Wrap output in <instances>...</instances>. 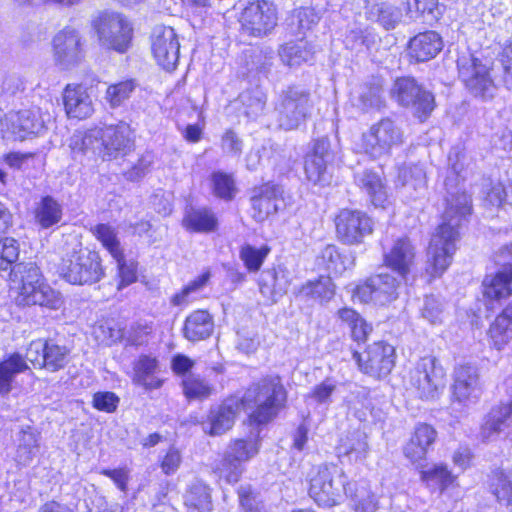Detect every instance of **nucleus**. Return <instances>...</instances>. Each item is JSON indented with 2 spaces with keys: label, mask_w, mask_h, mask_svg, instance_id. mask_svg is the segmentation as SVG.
Instances as JSON below:
<instances>
[{
  "label": "nucleus",
  "mask_w": 512,
  "mask_h": 512,
  "mask_svg": "<svg viewBox=\"0 0 512 512\" xmlns=\"http://www.w3.org/2000/svg\"><path fill=\"white\" fill-rule=\"evenodd\" d=\"M398 181L407 190L422 192L426 188V172L419 164L404 165L399 169Z\"/></svg>",
  "instance_id": "c03bdc74"
},
{
  "label": "nucleus",
  "mask_w": 512,
  "mask_h": 512,
  "mask_svg": "<svg viewBox=\"0 0 512 512\" xmlns=\"http://www.w3.org/2000/svg\"><path fill=\"white\" fill-rule=\"evenodd\" d=\"M33 291L32 294L42 295L41 299L35 300L31 296L28 297L26 294L19 293L21 303L25 305H39L54 310L59 309L63 303L60 292L53 289L45 280L33 285Z\"/></svg>",
  "instance_id": "a19ab883"
},
{
  "label": "nucleus",
  "mask_w": 512,
  "mask_h": 512,
  "mask_svg": "<svg viewBox=\"0 0 512 512\" xmlns=\"http://www.w3.org/2000/svg\"><path fill=\"white\" fill-rule=\"evenodd\" d=\"M91 24L102 47L118 53H125L129 49L133 28L129 20L121 13L101 12L92 20Z\"/></svg>",
  "instance_id": "39448f33"
},
{
  "label": "nucleus",
  "mask_w": 512,
  "mask_h": 512,
  "mask_svg": "<svg viewBox=\"0 0 512 512\" xmlns=\"http://www.w3.org/2000/svg\"><path fill=\"white\" fill-rule=\"evenodd\" d=\"M61 217L62 209L60 204L51 196L43 197L35 211L37 223L42 228L47 229L57 224Z\"/></svg>",
  "instance_id": "37998d69"
},
{
  "label": "nucleus",
  "mask_w": 512,
  "mask_h": 512,
  "mask_svg": "<svg viewBox=\"0 0 512 512\" xmlns=\"http://www.w3.org/2000/svg\"><path fill=\"white\" fill-rule=\"evenodd\" d=\"M445 370L431 355L420 358L409 372V388L421 399L434 400L445 387Z\"/></svg>",
  "instance_id": "0eeeda50"
},
{
  "label": "nucleus",
  "mask_w": 512,
  "mask_h": 512,
  "mask_svg": "<svg viewBox=\"0 0 512 512\" xmlns=\"http://www.w3.org/2000/svg\"><path fill=\"white\" fill-rule=\"evenodd\" d=\"M351 498L354 512H376L378 509V500L375 494L366 486L361 485L348 495Z\"/></svg>",
  "instance_id": "09e8293b"
},
{
  "label": "nucleus",
  "mask_w": 512,
  "mask_h": 512,
  "mask_svg": "<svg viewBox=\"0 0 512 512\" xmlns=\"http://www.w3.org/2000/svg\"><path fill=\"white\" fill-rule=\"evenodd\" d=\"M321 259L331 273L340 274L346 269L345 262L334 245H327L322 250Z\"/></svg>",
  "instance_id": "69168bd1"
},
{
  "label": "nucleus",
  "mask_w": 512,
  "mask_h": 512,
  "mask_svg": "<svg viewBox=\"0 0 512 512\" xmlns=\"http://www.w3.org/2000/svg\"><path fill=\"white\" fill-rule=\"evenodd\" d=\"M368 452V444L366 441V435L355 430L350 432L338 446L339 456H347L350 461L359 462L363 461Z\"/></svg>",
  "instance_id": "58836bf2"
},
{
  "label": "nucleus",
  "mask_w": 512,
  "mask_h": 512,
  "mask_svg": "<svg viewBox=\"0 0 512 512\" xmlns=\"http://www.w3.org/2000/svg\"><path fill=\"white\" fill-rule=\"evenodd\" d=\"M185 503L199 512H209L212 509L210 489L200 482L193 484L186 494Z\"/></svg>",
  "instance_id": "de8ad7c7"
},
{
  "label": "nucleus",
  "mask_w": 512,
  "mask_h": 512,
  "mask_svg": "<svg viewBox=\"0 0 512 512\" xmlns=\"http://www.w3.org/2000/svg\"><path fill=\"white\" fill-rule=\"evenodd\" d=\"M238 497L243 512H262V502L249 485L239 487Z\"/></svg>",
  "instance_id": "338daca9"
},
{
  "label": "nucleus",
  "mask_w": 512,
  "mask_h": 512,
  "mask_svg": "<svg viewBox=\"0 0 512 512\" xmlns=\"http://www.w3.org/2000/svg\"><path fill=\"white\" fill-rule=\"evenodd\" d=\"M183 226L192 232L210 233L218 227V219L215 213L206 207L189 208L182 220Z\"/></svg>",
  "instance_id": "2f4dec72"
},
{
  "label": "nucleus",
  "mask_w": 512,
  "mask_h": 512,
  "mask_svg": "<svg viewBox=\"0 0 512 512\" xmlns=\"http://www.w3.org/2000/svg\"><path fill=\"white\" fill-rule=\"evenodd\" d=\"M330 162L320 160L307 154L304 169L307 179L314 184H325L329 181L327 166Z\"/></svg>",
  "instance_id": "6e6d98bb"
},
{
  "label": "nucleus",
  "mask_w": 512,
  "mask_h": 512,
  "mask_svg": "<svg viewBox=\"0 0 512 512\" xmlns=\"http://www.w3.org/2000/svg\"><path fill=\"white\" fill-rule=\"evenodd\" d=\"M352 103L363 112L380 110L384 107L385 100L381 80L373 78L361 84L352 95Z\"/></svg>",
  "instance_id": "393cba45"
},
{
  "label": "nucleus",
  "mask_w": 512,
  "mask_h": 512,
  "mask_svg": "<svg viewBox=\"0 0 512 512\" xmlns=\"http://www.w3.org/2000/svg\"><path fill=\"white\" fill-rule=\"evenodd\" d=\"M355 182L368 194L374 206L384 205L387 200V192L379 174L365 170L355 175Z\"/></svg>",
  "instance_id": "e433bc0d"
},
{
  "label": "nucleus",
  "mask_w": 512,
  "mask_h": 512,
  "mask_svg": "<svg viewBox=\"0 0 512 512\" xmlns=\"http://www.w3.org/2000/svg\"><path fill=\"white\" fill-rule=\"evenodd\" d=\"M103 141L102 128H94L85 132H75L69 146L74 152L92 153L104 160Z\"/></svg>",
  "instance_id": "7c9ffc66"
},
{
  "label": "nucleus",
  "mask_w": 512,
  "mask_h": 512,
  "mask_svg": "<svg viewBox=\"0 0 512 512\" xmlns=\"http://www.w3.org/2000/svg\"><path fill=\"white\" fill-rule=\"evenodd\" d=\"M278 23L275 4L268 0L248 2L241 14L243 33L262 38L272 33Z\"/></svg>",
  "instance_id": "9d476101"
},
{
  "label": "nucleus",
  "mask_w": 512,
  "mask_h": 512,
  "mask_svg": "<svg viewBox=\"0 0 512 512\" xmlns=\"http://www.w3.org/2000/svg\"><path fill=\"white\" fill-rule=\"evenodd\" d=\"M353 359L362 372L373 377L387 376L395 365V349L386 342H375L363 353L353 352Z\"/></svg>",
  "instance_id": "ddd939ff"
},
{
  "label": "nucleus",
  "mask_w": 512,
  "mask_h": 512,
  "mask_svg": "<svg viewBox=\"0 0 512 512\" xmlns=\"http://www.w3.org/2000/svg\"><path fill=\"white\" fill-rule=\"evenodd\" d=\"M338 238L348 245L363 242L373 232V221L363 211L342 209L335 219Z\"/></svg>",
  "instance_id": "4468645a"
},
{
  "label": "nucleus",
  "mask_w": 512,
  "mask_h": 512,
  "mask_svg": "<svg viewBox=\"0 0 512 512\" xmlns=\"http://www.w3.org/2000/svg\"><path fill=\"white\" fill-rule=\"evenodd\" d=\"M70 350L64 345H58L52 340L46 341L43 368L50 372L63 369L69 360Z\"/></svg>",
  "instance_id": "a18cd8bd"
},
{
  "label": "nucleus",
  "mask_w": 512,
  "mask_h": 512,
  "mask_svg": "<svg viewBox=\"0 0 512 512\" xmlns=\"http://www.w3.org/2000/svg\"><path fill=\"white\" fill-rule=\"evenodd\" d=\"M452 397L459 403L477 398L479 391V374L475 366L464 364L456 366L453 372Z\"/></svg>",
  "instance_id": "412c9836"
},
{
  "label": "nucleus",
  "mask_w": 512,
  "mask_h": 512,
  "mask_svg": "<svg viewBox=\"0 0 512 512\" xmlns=\"http://www.w3.org/2000/svg\"><path fill=\"white\" fill-rule=\"evenodd\" d=\"M279 56L284 64L294 67L311 61L314 56V50L305 39L301 38L282 45L279 49Z\"/></svg>",
  "instance_id": "c9c22d12"
},
{
  "label": "nucleus",
  "mask_w": 512,
  "mask_h": 512,
  "mask_svg": "<svg viewBox=\"0 0 512 512\" xmlns=\"http://www.w3.org/2000/svg\"><path fill=\"white\" fill-rule=\"evenodd\" d=\"M309 496L321 507L338 505L351 490L344 471L334 464H321L308 474Z\"/></svg>",
  "instance_id": "7ed1b4c3"
},
{
  "label": "nucleus",
  "mask_w": 512,
  "mask_h": 512,
  "mask_svg": "<svg viewBox=\"0 0 512 512\" xmlns=\"http://www.w3.org/2000/svg\"><path fill=\"white\" fill-rule=\"evenodd\" d=\"M312 108L309 90L299 85L283 89L275 103L279 126L285 130L298 128L305 122Z\"/></svg>",
  "instance_id": "20e7f679"
},
{
  "label": "nucleus",
  "mask_w": 512,
  "mask_h": 512,
  "mask_svg": "<svg viewBox=\"0 0 512 512\" xmlns=\"http://www.w3.org/2000/svg\"><path fill=\"white\" fill-rule=\"evenodd\" d=\"M420 87L421 86L418 85V83L413 78H399L394 83L392 96L400 105H407L412 102L413 94L420 92Z\"/></svg>",
  "instance_id": "13d9d810"
},
{
  "label": "nucleus",
  "mask_w": 512,
  "mask_h": 512,
  "mask_svg": "<svg viewBox=\"0 0 512 512\" xmlns=\"http://www.w3.org/2000/svg\"><path fill=\"white\" fill-rule=\"evenodd\" d=\"M157 368L158 361L156 358L141 355L134 364L133 382L143 386L146 390L159 389L162 386V380L154 376Z\"/></svg>",
  "instance_id": "f704fd0d"
},
{
  "label": "nucleus",
  "mask_w": 512,
  "mask_h": 512,
  "mask_svg": "<svg viewBox=\"0 0 512 512\" xmlns=\"http://www.w3.org/2000/svg\"><path fill=\"white\" fill-rule=\"evenodd\" d=\"M60 275L74 285H91L102 279L104 270L97 252L80 248L62 259Z\"/></svg>",
  "instance_id": "423d86ee"
},
{
  "label": "nucleus",
  "mask_w": 512,
  "mask_h": 512,
  "mask_svg": "<svg viewBox=\"0 0 512 512\" xmlns=\"http://www.w3.org/2000/svg\"><path fill=\"white\" fill-rule=\"evenodd\" d=\"M213 190L216 196L231 200L236 192L235 182L231 175L222 171L212 174Z\"/></svg>",
  "instance_id": "052dcab7"
},
{
  "label": "nucleus",
  "mask_w": 512,
  "mask_h": 512,
  "mask_svg": "<svg viewBox=\"0 0 512 512\" xmlns=\"http://www.w3.org/2000/svg\"><path fill=\"white\" fill-rule=\"evenodd\" d=\"M448 194L443 222L432 235L427 251L426 271L434 278L441 276L451 264L459 238L458 228L462 220L471 212V198L468 194L464 191L448 192Z\"/></svg>",
  "instance_id": "f257e3e1"
},
{
  "label": "nucleus",
  "mask_w": 512,
  "mask_h": 512,
  "mask_svg": "<svg viewBox=\"0 0 512 512\" xmlns=\"http://www.w3.org/2000/svg\"><path fill=\"white\" fill-rule=\"evenodd\" d=\"M491 488L499 502H512V474L504 471L494 472Z\"/></svg>",
  "instance_id": "4d7b16f0"
},
{
  "label": "nucleus",
  "mask_w": 512,
  "mask_h": 512,
  "mask_svg": "<svg viewBox=\"0 0 512 512\" xmlns=\"http://www.w3.org/2000/svg\"><path fill=\"white\" fill-rule=\"evenodd\" d=\"M184 395L188 399L207 398L211 395L212 386L200 376L186 375L182 381Z\"/></svg>",
  "instance_id": "864d4df0"
},
{
  "label": "nucleus",
  "mask_w": 512,
  "mask_h": 512,
  "mask_svg": "<svg viewBox=\"0 0 512 512\" xmlns=\"http://www.w3.org/2000/svg\"><path fill=\"white\" fill-rule=\"evenodd\" d=\"M66 114L79 120L90 117L94 111L92 100L81 86L67 85L63 94Z\"/></svg>",
  "instance_id": "bb28decb"
},
{
  "label": "nucleus",
  "mask_w": 512,
  "mask_h": 512,
  "mask_svg": "<svg viewBox=\"0 0 512 512\" xmlns=\"http://www.w3.org/2000/svg\"><path fill=\"white\" fill-rule=\"evenodd\" d=\"M151 40L152 52L158 64L167 71L174 70L180 53V44L174 29L166 26H156Z\"/></svg>",
  "instance_id": "f3484780"
},
{
  "label": "nucleus",
  "mask_w": 512,
  "mask_h": 512,
  "mask_svg": "<svg viewBox=\"0 0 512 512\" xmlns=\"http://www.w3.org/2000/svg\"><path fill=\"white\" fill-rule=\"evenodd\" d=\"M282 188L279 185L266 183L253 190L251 197L253 218L264 221L269 215L278 211V199L282 195Z\"/></svg>",
  "instance_id": "4be33fe9"
},
{
  "label": "nucleus",
  "mask_w": 512,
  "mask_h": 512,
  "mask_svg": "<svg viewBox=\"0 0 512 512\" xmlns=\"http://www.w3.org/2000/svg\"><path fill=\"white\" fill-rule=\"evenodd\" d=\"M405 107H411L414 115L421 121H425L431 112L435 108V99L431 92L420 87L419 93H414L412 96V102L404 105Z\"/></svg>",
  "instance_id": "8fccbe9b"
},
{
  "label": "nucleus",
  "mask_w": 512,
  "mask_h": 512,
  "mask_svg": "<svg viewBox=\"0 0 512 512\" xmlns=\"http://www.w3.org/2000/svg\"><path fill=\"white\" fill-rule=\"evenodd\" d=\"M404 142L402 129L391 118H382L361 136L360 148L373 159L389 155Z\"/></svg>",
  "instance_id": "6e6552de"
},
{
  "label": "nucleus",
  "mask_w": 512,
  "mask_h": 512,
  "mask_svg": "<svg viewBox=\"0 0 512 512\" xmlns=\"http://www.w3.org/2000/svg\"><path fill=\"white\" fill-rule=\"evenodd\" d=\"M15 460L27 466L37 456L40 448V434L31 426L23 427L18 434Z\"/></svg>",
  "instance_id": "72a5a7b5"
},
{
  "label": "nucleus",
  "mask_w": 512,
  "mask_h": 512,
  "mask_svg": "<svg viewBox=\"0 0 512 512\" xmlns=\"http://www.w3.org/2000/svg\"><path fill=\"white\" fill-rule=\"evenodd\" d=\"M84 41L78 30L65 27L52 40L53 60L62 70L77 66L84 57Z\"/></svg>",
  "instance_id": "f8f14e48"
},
{
  "label": "nucleus",
  "mask_w": 512,
  "mask_h": 512,
  "mask_svg": "<svg viewBox=\"0 0 512 512\" xmlns=\"http://www.w3.org/2000/svg\"><path fill=\"white\" fill-rule=\"evenodd\" d=\"M457 64L460 78L475 97L485 101L494 97L496 86L486 66L472 55L459 58Z\"/></svg>",
  "instance_id": "9b49d317"
},
{
  "label": "nucleus",
  "mask_w": 512,
  "mask_h": 512,
  "mask_svg": "<svg viewBox=\"0 0 512 512\" xmlns=\"http://www.w3.org/2000/svg\"><path fill=\"white\" fill-rule=\"evenodd\" d=\"M241 401L236 396L226 398L221 404L210 408L202 429L211 436H220L229 431L241 410Z\"/></svg>",
  "instance_id": "a211bd4d"
},
{
  "label": "nucleus",
  "mask_w": 512,
  "mask_h": 512,
  "mask_svg": "<svg viewBox=\"0 0 512 512\" xmlns=\"http://www.w3.org/2000/svg\"><path fill=\"white\" fill-rule=\"evenodd\" d=\"M10 278L14 283L18 284L20 294H26L35 300L41 299L42 295L32 294L33 285L41 283L45 280L40 268L33 262H21L15 264L11 269Z\"/></svg>",
  "instance_id": "a878e982"
},
{
  "label": "nucleus",
  "mask_w": 512,
  "mask_h": 512,
  "mask_svg": "<svg viewBox=\"0 0 512 512\" xmlns=\"http://www.w3.org/2000/svg\"><path fill=\"white\" fill-rule=\"evenodd\" d=\"M512 423V402L501 404L491 409L481 427V438L490 441L509 427Z\"/></svg>",
  "instance_id": "cd10ccee"
},
{
  "label": "nucleus",
  "mask_w": 512,
  "mask_h": 512,
  "mask_svg": "<svg viewBox=\"0 0 512 512\" xmlns=\"http://www.w3.org/2000/svg\"><path fill=\"white\" fill-rule=\"evenodd\" d=\"M421 479L429 486L439 487L441 491L448 487L453 481L450 471L443 465H434L427 470H422Z\"/></svg>",
  "instance_id": "bf43d9fd"
},
{
  "label": "nucleus",
  "mask_w": 512,
  "mask_h": 512,
  "mask_svg": "<svg viewBox=\"0 0 512 512\" xmlns=\"http://www.w3.org/2000/svg\"><path fill=\"white\" fill-rule=\"evenodd\" d=\"M365 14L368 20L379 24L387 31L395 29L403 18L401 8L386 1L367 6Z\"/></svg>",
  "instance_id": "c85d7f7f"
},
{
  "label": "nucleus",
  "mask_w": 512,
  "mask_h": 512,
  "mask_svg": "<svg viewBox=\"0 0 512 512\" xmlns=\"http://www.w3.org/2000/svg\"><path fill=\"white\" fill-rule=\"evenodd\" d=\"M269 252L270 249L267 246L256 248L252 245L246 244L241 247L239 256L249 272H257L261 268Z\"/></svg>",
  "instance_id": "5fc2aeb1"
},
{
  "label": "nucleus",
  "mask_w": 512,
  "mask_h": 512,
  "mask_svg": "<svg viewBox=\"0 0 512 512\" xmlns=\"http://www.w3.org/2000/svg\"><path fill=\"white\" fill-rule=\"evenodd\" d=\"M242 105L243 114L250 118L259 116L266 105V95L263 90L255 86L244 90L238 97Z\"/></svg>",
  "instance_id": "79ce46f5"
},
{
  "label": "nucleus",
  "mask_w": 512,
  "mask_h": 512,
  "mask_svg": "<svg viewBox=\"0 0 512 512\" xmlns=\"http://www.w3.org/2000/svg\"><path fill=\"white\" fill-rule=\"evenodd\" d=\"M437 436L436 430L428 424L416 426L410 440L404 446V455L413 464L421 465Z\"/></svg>",
  "instance_id": "5701e85b"
},
{
  "label": "nucleus",
  "mask_w": 512,
  "mask_h": 512,
  "mask_svg": "<svg viewBox=\"0 0 512 512\" xmlns=\"http://www.w3.org/2000/svg\"><path fill=\"white\" fill-rule=\"evenodd\" d=\"M489 334L494 347L501 350L512 341V323L498 315L490 325Z\"/></svg>",
  "instance_id": "3c124183"
},
{
  "label": "nucleus",
  "mask_w": 512,
  "mask_h": 512,
  "mask_svg": "<svg viewBox=\"0 0 512 512\" xmlns=\"http://www.w3.org/2000/svg\"><path fill=\"white\" fill-rule=\"evenodd\" d=\"M135 87L136 83L132 79L110 85L106 90L105 99L111 108H117L130 98Z\"/></svg>",
  "instance_id": "603ef678"
},
{
  "label": "nucleus",
  "mask_w": 512,
  "mask_h": 512,
  "mask_svg": "<svg viewBox=\"0 0 512 512\" xmlns=\"http://www.w3.org/2000/svg\"><path fill=\"white\" fill-rule=\"evenodd\" d=\"M335 294V286L329 276L307 281L297 291L296 295L304 299H312L320 303L330 301Z\"/></svg>",
  "instance_id": "4c0bfd02"
},
{
  "label": "nucleus",
  "mask_w": 512,
  "mask_h": 512,
  "mask_svg": "<svg viewBox=\"0 0 512 512\" xmlns=\"http://www.w3.org/2000/svg\"><path fill=\"white\" fill-rule=\"evenodd\" d=\"M319 21V16L315 11L308 7L296 9L291 18L292 26H295L299 34H305L311 30Z\"/></svg>",
  "instance_id": "680f3d73"
},
{
  "label": "nucleus",
  "mask_w": 512,
  "mask_h": 512,
  "mask_svg": "<svg viewBox=\"0 0 512 512\" xmlns=\"http://www.w3.org/2000/svg\"><path fill=\"white\" fill-rule=\"evenodd\" d=\"M484 296L499 300L512 294V268L486 275L482 282Z\"/></svg>",
  "instance_id": "473e14b6"
},
{
  "label": "nucleus",
  "mask_w": 512,
  "mask_h": 512,
  "mask_svg": "<svg viewBox=\"0 0 512 512\" xmlns=\"http://www.w3.org/2000/svg\"><path fill=\"white\" fill-rule=\"evenodd\" d=\"M443 42L435 31L419 33L410 39L408 55L416 62H425L433 59L442 50Z\"/></svg>",
  "instance_id": "b1692460"
},
{
  "label": "nucleus",
  "mask_w": 512,
  "mask_h": 512,
  "mask_svg": "<svg viewBox=\"0 0 512 512\" xmlns=\"http://www.w3.org/2000/svg\"><path fill=\"white\" fill-rule=\"evenodd\" d=\"M7 123L4 127L9 129V137L21 141L31 134H38L44 128V120L36 107L10 111Z\"/></svg>",
  "instance_id": "aec40b11"
},
{
  "label": "nucleus",
  "mask_w": 512,
  "mask_h": 512,
  "mask_svg": "<svg viewBox=\"0 0 512 512\" xmlns=\"http://www.w3.org/2000/svg\"><path fill=\"white\" fill-rule=\"evenodd\" d=\"M241 408L251 410L250 420L266 424L278 413L286 400V391L278 376L266 377L252 384L239 398Z\"/></svg>",
  "instance_id": "f03ea898"
},
{
  "label": "nucleus",
  "mask_w": 512,
  "mask_h": 512,
  "mask_svg": "<svg viewBox=\"0 0 512 512\" xmlns=\"http://www.w3.org/2000/svg\"><path fill=\"white\" fill-rule=\"evenodd\" d=\"M19 256V244L14 238L0 240V270H7Z\"/></svg>",
  "instance_id": "0e129e2a"
},
{
  "label": "nucleus",
  "mask_w": 512,
  "mask_h": 512,
  "mask_svg": "<svg viewBox=\"0 0 512 512\" xmlns=\"http://www.w3.org/2000/svg\"><path fill=\"white\" fill-rule=\"evenodd\" d=\"M213 330L212 316L205 310H197L186 318L183 333L187 340L197 342L209 338Z\"/></svg>",
  "instance_id": "c756f323"
},
{
  "label": "nucleus",
  "mask_w": 512,
  "mask_h": 512,
  "mask_svg": "<svg viewBox=\"0 0 512 512\" xmlns=\"http://www.w3.org/2000/svg\"><path fill=\"white\" fill-rule=\"evenodd\" d=\"M220 146L225 155L239 158L243 150V141L236 132L229 129L222 135Z\"/></svg>",
  "instance_id": "774afa93"
},
{
  "label": "nucleus",
  "mask_w": 512,
  "mask_h": 512,
  "mask_svg": "<svg viewBox=\"0 0 512 512\" xmlns=\"http://www.w3.org/2000/svg\"><path fill=\"white\" fill-rule=\"evenodd\" d=\"M258 452L256 439H233L227 445L216 470L228 483H236L244 472V463L250 461Z\"/></svg>",
  "instance_id": "1a4fd4ad"
},
{
  "label": "nucleus",
  "mask_w": 512,
  "mask_h": 512,
  "mask_svg": "<svg viewBox=\"0 0 512 512\" xmlns=\"http://www.w3.org/2000/svg\"><path fill=\"white\" fill-rule=\"evenodd\" d=\"M399 286L400 281L394 276L388 273L377 274L358 285L353 296L362 303L386 305L397 299Z\"/></svg>",
  "instance_id": "2eb2a0df"
},
{
  "label": "nucleus",
  "mask_w": 512,
  "mask_h": 512,
  "mask_svg": "<svg viewBox=\"0 0 512 512\" xmlns=\"http://www.w3.org/2000/svg\"><path fill=\"white\" fill-rule=\"evenodd\" d=\"M104 160L125 155L134 145L133 131L126 122L102 128Z\"/></svg>",
  "instance_id": "6ab92c4d"
},
{
  "label": "nucleus",
  "mask_w": 512,
  "mask_h": 512,
  "mask_svg": "<svg viewBox=\"0 0 512 512\" xmlns=\"http://www.w3.org/2000/svg\"><path fill=\"white\" fill-rule=\"evenodd\" d=\"M27 369L28 365L19 353H13L0 362V393H9L16 375Z\"/></svg>",
  "instance_id": "ea45409f"
},
{
  "label": "nucleus",
  "mask_w": 512,
  "mask_h": 512,
  "mask_svg": "<svg viewBox=\"0 0 512 512\" xmlns=\"http://www.w3.org/2000/svg\"><path fill=\"white\" fill-rule=\"evenodd\" d=\"M417 256L415 242L407 235L399 236L383 248V260L387 267L396 272L401 279L411 273Z\"/></svg>",
  "instance_id": "dca6fc26"
},
{
  "label": "nucleus",
  "mask_w": 512,
  "mask_h": 512,
  "mask_svg": "<svg viewBox=\"0 0 512 512\" xmlns=\"http://www.w3.org/2000/svg\"><path fill=\"white\" fill-rule=\"evenodd\" d=\"M96 238L101 241L103 246L110 252V254L120 263L124 260V256L120 247V242L117 238L115 230L107 224H98L92 229Z\"/></svg>",
  "instance_id": "49530a36"
},
{
  "label": "nucleus",
  "mask_w": 512,
  "mask_h": 512,
  "mask_svg": "<svg viewBox=\"0 0 512 512\" xmlns=\"http://www.w3.org/2000/svg\"><path fill=\"white\" fill-rule=\"evenodd\" d=\"M421 316L430 324H439L443 321L444 306L439 298L430 295L426 296L421 308Z\"/></svg>",
  "instance_id": "e2e57ef3"
}]
</instances>
